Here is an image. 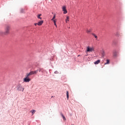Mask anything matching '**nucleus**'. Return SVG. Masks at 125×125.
<instances>
[{
    "instance_id": "21",
    "label": "nucleus",
    "mask_w": 125,
    "mask_h": 125,
    "mask_svg": "<svg viewBox=\"0 0 125 125\" xmlns=\"http://www.w3.org/2000/svg\"><path fill=\"white\" fill-rule=\"evenodd\" d=\"M62 118H63L64 121H66V118L64 116Z\"/></svg>"
},
{
    "instance_id": "20",
    "label": "nucleus",
    "mask_w": 125,
    "mask_h": 125,
    "mask_svg": "<svg viewBox=\"0 0 125 125\" xmlns=\"http://www.w3.org/2000/svg\"><path fill=\"white\" fill-rule=\"evenodd\" d=\"M61 116H62V118L64 117V115H63V114H62V113H61Z\"/></svg>"
},
{
    "instance_id": "19",
    "label": "nucleus",
    "mask_w": 125,
    "mask_h": 125,
    "mask_svg": "<svg viewBox=\"0 0 125 125\" xmlns=\"http://www.w3.org/2000/svg\"><path fill=\"white\" fill-rule=\"evenodd\" d=\"M116 36L117 37H120V32H117Z\"/></svg>"
},
{
    "instance_id": "23",
    "label": "nucleus",
    "mask_w": 125,
    "mask_h": 125,
    "mask_svg": "<svg viewBox=\"0 0 125 125\" xmlns=\"http://www.w3.org/2000/svg\"><path fill=\"white\" fill-rule=\"evenodd\" d=\"M34 25L35 26H37L38 25V23H35Z\"/></svg>"
},
{
    "instance_id": "3",
    "label": "nucleus",
    "mask_w": 125,
    "mask_h": 125,
    "mask_svg": "<svg viewBox=\"0 0 125 125\" xmlns=\"http://www.w3.org/2000/svg\"><path fill=\"white\" fill-rule=\"evenodd\" d=\"M86 52H92V51H94V47L88 46L86 48Z\"/></svg>"
},
{
    "instance_id": "7",
    "label": "nucleus",
    "mask_w": 125,
    "mask_h": 125,
    "mask_svg": "<svg viewBox=\"0 0 125 125\" xmlns=\"http://www.w3.org/2000/svg\"><path fill=\"white\" fill-rule=\"evenodd\" d=\"M99 63H100V60H98L94 62V64H95V65H97L98 64H99Z\"/></svg>"
},
{
    "instance_id": "8",
    "label": "nucleus",
    "mask_w": 125,
    "mask_h": 125,
    "mask_svg": "<svg viewBox=\"0 0 125 125\" xmlns=\"http://www.w3.org/2000/svg\"><path fill=\"white\" fill-rule=\"evenodd\" d=\"M30 112L32 113V116H33V115H34L35 114V113H36V110L33 109V110H31Z\"/></svg>"
},
{
    "instance_id": "15",
    "label": "nucleus",
    "mask_w": 125,
    "mask_h": 125,
    "mask_svg": "<svg viewBox=\"0 0 125 125\" xmlns=\"http://www.w3.org/2000/svg\"><path fill=\"white\" fill-rule=\"evenodd\" d=\"M90 32H91V29H89V30L87 29V30H86L87 34L90 33Z\"/></svg>"
},
{
    "instance_id": "22",
    "label": "nucleus",
    "mask_w": 125,
    "mask_h": 125,
    "mask_svg": "<svg viewBox=\"0 0 125 125\" xmlns=\"http://www.w3.org/2000/svg\"><path fill=\"white\" fill-rule=\"evenodd\" d=\"M55 74H58V71H55Z\"/></svg>"
},
{
    "instance_id": "6",
    "label": "nucleus",
    "mask_w": 125,
    "mask_h": 125,
    "mask_svg": "<svg viewBox=\"0 0 125 125\" xmlns=\"http://www.w3.org/2000/svg\"><path fill=\"white\" fill-rule=\"evenodd\" d=\"M43 23V21H41L38 23V26H42V23Z\"/></svg>"
},
{
    "instance_id": "2",
    "label": "nucleus",
    "mask_w": 125,
    "mask_h": 125,
    "mask_svg": "<svg viewBox=\"0 0 125 125\" xmlns=\"http://www.w3.org/2000/svg\"><path fill=\"white\" fill-rule=\"evenodd\" d=\"M30 76L27 73L25 78L23 79V82L24 83H29V82L31 81V79L29 78Z\"/></svg>"
},
{
    "instance_id": "11",
    "label": "nucleus",
    "mask_w": 125,
    "mask_h": 125,
    "mask_svg": "<svg viewBox=\"0 0 125 125\" xmlns=\"http://www.w3.org/2000/svg\"><path fill=\"white\" fill-rule=\"evenodd\" d=\"M66 95H67V99L68 100V99H69V92L68 91H67L66 92Z\"/></svg>"
},
{
    "instance_id": "5",
    "label": "nucleus",
    "mask_w": 125,
    "mask_h": 125,
    "mask_svg": "<svg viewBox=\"0 0 125 125\" xmlns=\"http://www.w3.org/2000/svg\"><path fill=\"white\" fill-rule=\"evenodd\" d=\"M62 11H63L64 14H67V9H66V6H62Z\"/></svg>"
},
{
    "instance_id": "17",
    "label": "nucleus",
    "mask_w": 125,
    "mask_h": 125,
    "mask_svg": "<svg viewBox=\"0 0 125 125\" xmlns=\"http://www.w3.org/2000/svg\"><path fill=\"white\" fill-rule=\"evenodd\" d=\"M53 21V22H54V23L55 26L56 27H57V25H56V20H55V21Z\"/></svg>"
},
{
    "instance_id": "12",
    "label": "nucleus",
    "mask_w": 125,
    "mask_h": 125,
    "mask_svg": "<svg viewBox=\"0 0 125 125\" xmlns=\"http://www.w3.org/2000/svg\"><path fill=\"white\" fill-rule=\"evenodd\" d=\"M55 17H56V16L55 15H54V17H53V18L51 19V21H55V20H55Z\"/></svg>"
},
{
    "instance_id": "4",
    "label": "nucleus",
    "mask_w": 125,
    "mask_h": 125,
    "mask_svg": "<svg viewBox=\"0 0 125 125\" xmlns=\"http://www.w3.org/2000/svg\"><path fill=\"white\" fill-rule=\"evenodd\" d=\"M39 72V70H37L35 71H30L29 73H27L29 76H32V75H36Z\"/></svg>"
},
{
    "instance_id": "18",
    "label": "nucleus",
    "mask_w": 125,
    "mask_h": 125,
    "mask_svg": "<svg viewBox=\"0 0 125 125\" xmlns=\"http://www.w3.org/2000/svg\"><path fill=\"white\" fill-rule=\"evenodd\" d=\"M92 35L94 36V37L95 38V39H96L97 40V36H96V35H95V34L93 33Z\"/></svg>"
},
{
    "instance_id": "1",
    "label": "nucleus",
    "mask_w": 125,
    "mask_h": 125,
    "mask_svg": "<svg viewBox=\"0 0 125 125\" xmlns=\"http://www.w3.org/2000/svg\"><path fill=\"white\" fill-rule=\"evenodd\" d=\"M5 31L3 32V35L5 36H7V35L9 34L10 31V26L9 25H6L4 28Z\"/></svg>"
},
{
    "instance_id": "24",
    "label": "nucleus",
    "mask_w": 125,
    "mask_h": 125,
    "mask_svg": "<svg viewBox=\"0 0 125 125\" xmlns=\"http://www.w3.org/2000/svg\"><path fill=\"white\" fill-rule=\"evenodd\" d=\"M39 72H41V70H39Z\"/></svg>"
},
{
    "instance_id": "13",
    "label": "nucleus",
    "mask_w": 125,
    "mask_h": 125,
    "mask_svg": "<svg viewBox=\"0 0 125 125\" xmlns=\"http://www.w3.org/2000/svg\"><path fill=\"white\" fill-rule=\"evenodd\" d=\"M24 10H25L24 9H21V10H20L21 13H23Z\"/></svg>"
},
{
    "instance_id": "14",
    "label": "nucleus",
    "mask_w": 125,
    "mask_h": 125,
    "mask_svg": "<svg viewBox=\"0 0 125 125\" xmlns=\"http://www.w3.org/2000/svg\"><path fill=\"white\" fill-rule=\"evenodd\" d=\"M41 16H42V14H40L37 16V18H38L39 19H41L42 20V18L41 17Z\"/></svg>"
},
{
    "instance_id": "9",
    "label": "nucleus",
    "mask_w": 125,
    "mask_h": 125,
    "mask_svg": "<svg viewBox=\"0 0 125 125\" xmlns=\"http://www.w3.org/2000/svg\"><path fill=\"white\" fill-rule=\"evenodd\" d=\"M113 56L114 57H117V52L116 51L113 52Z\"/></svg>"
},
{
    "instance_id": "16",
    "label": "nucleus",
    "mask_w": 125,
    "mask_h": 125,
    "mask_svg": "<svg viewBox=\"0 0 125 125\" xmlns=\"http://www.w3.org/2000/svg\"><path fill=\"white\" fill-rule=\"evenodd\" d=\"M109 62H110V61H109V60H106V62L104 64L107 65V64H109Z\"/></svg>"
},
{
    "instance_id": "10",
    "label": "nucleus",
    "mask_w": 125,
    "mask_h": 125,
    "mask_svg": "<svg viewBox=\"0 0 125 125\" xmlns=\"http://www.w3.org/2000/svg\"><path fill=\"white\" fill-rule=\"evenodd\" d=\"M69 21V16H66V19L65 20V22L67 23V22Z\"/></svg>"
}]
</instances>
